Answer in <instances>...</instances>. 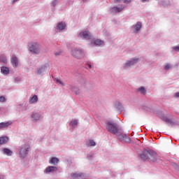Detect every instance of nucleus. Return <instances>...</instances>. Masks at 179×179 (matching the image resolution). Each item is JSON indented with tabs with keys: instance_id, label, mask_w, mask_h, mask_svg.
I'll return each mask as SVG.
<instances>
[{
	"instance_id": "1",
	"label": "nucleus",
	"mask_w": 179,
	"mask_h": 179,
	"mask_svg": "<svg viewBox=\"0 0 179 179\" xmlns=\"http://www.w3.org/2000/svg\"><path fill=\"white\" fill-rule=\"evenodd\" d=\"M139 156L142 160H151L154 163L159 160L157 153L152 150H148L145 149L141 154H139Z\"/></svg>"
},
{
	"instance_id": "2",
	"label": "nucleus",
	"mask_w": 179,
	"mask_h": 179,
	"mask_svg": "<svg viewBox=\"0 0 179 179\" xmlns=\"http://www.w3.org/2000/svg\"><path fill=\"white\" fill-rule=\"evenodd\" d=\"M105 127L108 132L113 134V135H117L118 134L119 127L118 124L111 120H106L105 122Z\"/></svg>"
},
{
	"instance_id": "3",
	"label": "nucleus",
	"mask_w": 179,
	"mask_h": 179,
	"mask_svg": "<svg viewBox=\"0 0 179 179\" xmlns=\"http://www.w3.org/2000/svg\"><path fill=\"white\" fill-rule=\"evenodd\" d=\"M28 50L33 54H41L43 52V45L38 42H30L28 43Z\"/></svg>"
},
{
	"instance_id": "4",
	"label": "nucleus",
	"mask_w": 179,
	"mask_h": 179,
	"mask_svg": "<svg viewBox=\"0 0 179 179\" xmlns=\"http://www.w3.org/2000/svg\"><path fill=\"white\" fill-rule=\"evenodd\" d=\"M30 145L29 143H24L21 145L19 148V156L21 159H24L29 155L30 152Z\"/></svg>"
},
{
	"instance_id": "5",
	"label": "nucleus",
	"mask_w": 179,
	"mask_h": 179,
	"mask_svg": "<svg viewBox=\"0 0 179 179\" xmlns=\"http://www.w3.org/2000/svg\"><path fill=\"white\" fill-rule=\"evenodd\" d=\"M141 61V58L139 57H135L129 60H127L124 64L123 68L124 69H128V68H131L133 65L138 64Z\"/></svg>"
},
{
	"instance_id": "6",
	"label": "nucleus",
	"mask_w": 179,
	"mask_h": 179,
	"mask_svg": "<svg viewBox=\"0 0 179 179\" xmlns=\"http://www.w3.org/2000/svg\"><path fill=\"white\" fill-rule=\"evenodd\" d=\"M71 55L74 57V58H77V59H81V58L85 57V52L81 48H75L71 50Z\"/></svg>"
},
{
	"instance_id": "7",
	"label": "nucleus",
	"mask_w": 179,
	"mask_h": 179,
	"mask_svg": "<svg viewBox=\"0 0 179 179\" xmlns=\"http://www.w3.org/2000/svg\"><path fill=\"white\" fill-rule=\"evenodd\" d=\"M48 71V64L42 65L35 69V75L38 76H44L45 73Z\"/></svg>"
},
{
	"instance_id": "8",
	"label": "nucleus",
	"mask_w": 179,
	"mask_h": 179,
	"mask_svg": "<svg viewBox=\"0 0 179 179\" xmlns=\"http://www.w3.org/2000/svg\"><path fill=\"white\" fill-rule=\"evenodd\" d=\"M124 8L125 6H124L123 4L117 6H113L109 9L108 13H110V15H115L117 13L122 12V10H124Z\"/></svg>"
},
{
	"instance_id": "9",
	"label": "nucleus",
	"mask_w": 179,
	"mask_h": 179,
	"mask_svg": "<svg viewBox=\"0 0 179 179\" xmlns=\"http://www.w3.org/2000/svg\"><path fill=\"white\" fill-rule=\"evenodd\" d=\"M78 37L83 40H93L94 36L89 31H83L78 34Z\"/></svg>"
},
{
	"instance_id": "10",
	"label": "nucleus",
	"mask_w": 179,
	"mask_h": 179,
	"mask_svg": "<svg viewBox=\"0 0 179 179\" xmlns=\"http://www.w3.org/2000/svg\"><path fill=\"white\" fill-rule=\"evenodd\" d=\"M118 139H120V142L122 143H129L131 142V138L129 137V135L125 134L124 133H121L118 136Z\"/></svg>"
},
{
	"instance_id": "11",
	"label": "nucleus",
	"mask_w": 179,
	"mask_h": 179,
	"mask_svg": "<svg viewBox=\"0 0 179 179\" xmlns=\"http://www.w3.org/2000/svg\"><path fill=\"white\" fill-rule=\"evenodd\" d=\"M58 171H59V169H58V167L55 166H49L45 168L43 173L45 174H51L54 173H58Z\"/></svg>"
},
{
	"instance_id": "12",
	"label": "nucleus",
	"mask_w": 179,
	"mask_h": 179,
	"mask_svg": "<svg viewBox=\"0 0 179 179\" xmlns=\"http://www.w3.org/2000/svg\"><path fill=\"white\" fill-rule=\"evenodd\" d=\"M31 118L33 122H37L38 121H40L41 118H43V115H41V113L38 112H32L31 114Z\"/></svg>"
},
{
	"instance_id": "13",
	"label": "nucleus",
	"mask_w": 179,
	"mask_h": 179,
	"mask_svg": "<svg viewBox=\"0 0 179 179\" xmlns=\"http://www.w3.org/2000/svg\"><path fill=\"white\" fill-rule=\"evenodd\" d=\"M133 27V33L138 34L139 31H141V29H142V22H137L136 24L132 26Z\"/></svg>"
},
{
	"instance_id": "14",
	"label": "nucleus",
	"mask_w": 179,
	"mask_h": 179,
	"mask_svg": "<svg viewBox=\"0 0 179 179\" xmlns=\"http://www.w3.org/2000/svg\"><path fill=\"white\" fill-rule=\"evenodd\" d=\"M11 64L13 66V68H17L19 65V59H17V57L13 55L11 57Z\"/></svg>"
},
{
	"instance_id": "15",
	"label": "nucleus",
	"mask_w": 179,
	"mask_h": 179,
	"mask_svg": "<svg viewBox=\"0 0 179 179\" xmlns=\"http://www.w3.org/2000/svg\"><path fill=\"white\" fill-rule=\"evenodd\" d=\"M0 152L3 155H6V156H12L13 155V152L8 148H1Z\"/></svg>"
},
{
	"instance_id": "16",
	"label": "nucleus",
	"mask_w": 179,
	"mask_h": 179,
	"mask_svg": "<svg viewBox=\"0 0 179 179\" xmlns=\"http://www.w3.org/2000/svg\"><path fill=\"white\" fill-rule=\"evenodd\" d=\"M115 108L118 111H123L124 107L122 106V103L120 101H116L114 105Z\"/></svg>"
},
{
	"instance_id": "17",
	"label": "nucleus",
	"mask_w": 179,
	"mask_h": 179,
	"mask_svg": "<svg viewBox=\"0 0 179 179\" xmlns=\"http://www.w3.org/2000/svg\"><path fill=\"white\" fill-rule=\"evenodd\" d=\"M9 125H12V121L3 122L0 123V129H3V128H8Z\"/></svg>"
},
{
	"instance_id": "18",
	"label": "nucleus",
	"mask_w": 179,
	"mask_h": 179,
	"mask_svg": "<svg viewBox=\"0 0 179 179\" xmlns=\"http://www.w3.org/2000/svg\"><path fill=\"white\" fill-rule=\"evenodd\" d=\"M50 164H53V166H57L59 163V159L55 157H52L50 160H49Z\"/></svg>"
},
{
	"instance_id": "19",
	"label": "nucleus",
	"mask_w": 179,
	"mask_h": 179,
	"mask_svg": "<svg viewBox=\"0 0 179 179\" xmlns=\"http://www.w3.org/2000/svg\"><path fill=\"white\" fill-rule=\"evenodd\" d=\"M79 124L78 120H73L70 122L69 125L72 129H75L76 127Z\"/></svg>"
},
{
	"instance_id": "20",
	"label": "nucleus",
	"mask_w": 179,
	"mask_h": 179,
	"mask_svg": "<svg viewBox=\"0 0 179 179\" xmlns=\"http://www.w3.org/2000/svg\"><path fill=\"white\" fill-rule=\"evenodd\" d=\"M1 72L2 73V75H9V68L6 67V66H1Z\"/></svg>"
},
{
	"instance_id": "21",
	"label": "nucleus",
	"mask_w": 179,
	"mask_h": 179,
	"mask_svg": "<svg viewBox=\"0 0 179 179\" xmlns=\"http://www.w3.org/2000/svg\"><path fill=\"white\" fill-rule=\"evenodd\" d=\"M37 101H38V97L37 95H34L29 100V104H34V103H37Z\"/></svg>"
},
{
	"instance_id": "22",
	"label": "nucleus",
	"mask_w": 179,
	"mask_h": 179,
	"mask_svg": "<svg viewBox=\"0 0 179 179\" xmlns=\"http://www.w3.org/2000/svg\"><path fill=\"white\" fill-rule=\"evenodd\" d=\"M162 121H165V122H167L168 124H170L171 125H176V122L171 120V119L168 118L167 117H162Z\"/></svg>"
},
{
	"instance_id": "23",
	"label": "nucleus",
	"mask_w": 179,
	"mask_h": 179,
	"mask_svg": "<svg viewBox=\"0 0 179 179\" xmlns=\"http://www.w3.org/2000/svg\"><path fill=\"white\" fill-rule=\"evenodd\" d=\"M66 27V25L65 24V22H59L57 25V30H64Z\"/></svg>"
},
{
	"instance_id": "24",
	"label": "nucleus",
	"mask_w": 179,
	"mask_h": 179,
	"mask_svg": "<svg viewBox=\"0 0 179 179\" xmlns=\"http://www.w3.org/2000/svg\"><path fill=\"white\" fill-rule=\"evenodd\" d=\"M0 64H8V58L5 55H0Z\"/></svg>"
},
{
	"instance_id": "25",
	"label": "nucleus",
	"mask_w": 179,
	"mask_h": 179,
	"mask_svg": "<svg viewBox=\"0 0 179 179\" xmlns=\"http://www.w3.org/2000/svg\"><path fill=\"white\" fill-rule=\"evenodd\" d=\"M94 45H98L99 47L104 45V41L100 39H96L95 41H94Z\"/></svg>"
},
{
	"instance_id": "26",
	"label": "nucleus",
	"mask_w": 179,
	"mask_h": 179,
	"mask_svg": "<svg viewBox=\"0 0 179 179\" xmlns=\"http://www.w3.org/2000/svg\"><path fill=\"white\" fill-rule=\"evenodd\" d=\"M9 138L6 136L0 137V145H3V143H6Z\"/></svg>"
},
{
	"instance_id": "27",
	"label": "nucleus",
	"mask_w": 179,
	"mask_h": 179,
	"mask_svg": "<svg viewBox=\"0 0 179 179\" xmlns=\"http://www.w3.org/2000/svg\"><path fill=\"white\" fill-rule=\"evenodd\" d=\"M55 83H57V85H61V86H65V83H64L63 82L61 81V78H56L54 79Z\"/></svg>"
},
{
	"instance_id": "28",
	"label": "nucleus",
	"mask_w": 179,
	"mask_h": 179,
	"mask_svg": "<svg viewBox=\"0 0 179 179\" xmlns=\"http://www.w3.org/2000/svg\"><path fill=\"white\" fill-rule=\"evenodd\" d=\"M173 69V64H166L164 67V71H170V69Z\"/></svg>"
},
{
	"instance_id": "29",
	"label": "nucleus",
	"mask_w": 179,
	"mask_h": 179,
	"mask_svg": "<svg viewBox=\"0 0 179 179\" xmlns=\"http://www.w3.org/2000/svg\"><path fill=\"white\" fill-rule=\"evenodd\" d=\"M58 3H59V0H53L50 3V6L55 8Z\"/></svg>"
},
{
	"instance_id": "30",
	"label": "nucleus",
	"mask_w": 179,
	"mask_h": 179,
	"mask_svg": "<svg viewBox=\"0 0 179 179\" xmlns=\"http://www.w3.org/2000/svg\"><path fill=\"white\" fill-rule=\"evenodd\" d=\"M138 92H140L141 94H146V89H145V87H141L138 88Z\"/></svg>"
},
{
	"instance_id": "31",
	"label": "nucleus",
	"mask_w": 179,
	"mask_h": 179,
	"mask_svg": "<svg viewBox=\"0 0 179 179\" xmlns=\"http://www.w3.org/2000/svg\"><path fill=\"white\" fill-rule=\"evenodd\" d=\"M162 5H163V6H169V5H170V1L169 0H162Z\"/></svg>"
},
{
	"instance_id": "32",
	"label": "nucleus",
	"mask_w": 179,
	"mask_h": 179,
	"mask_svg": "<svg viewBox=\"0 0 179 179\" xmlns=\"http://www.w3.org/2000/svg\"><path fill=\"white\" fill-rule=\"evenodd\" d=\"M71 91L75 92L76 94H79V88L76 87H71Z\"/></svg>"
},
{
	"instance_id": "33",
	"label": "nucleus",
	"mask_w": 179,
	"mask_h": 179,
	"mask_svg": "<svg viewBox=\"0 0 179 179\" xmlns=\"http://www.w3.org/2000/svg\"><path fill=\"white\" fill-rule=\"evenodd\" d=\"M115 2H123L124 3H129L131 2V0H115Z\"/></svg>"
},
{
	"instance_id": "34",
	"label": "nucleus",
	"mask_w": 179,
	"mask_h": 179,
	"mask_svg": "<svg viewBox=\"0 0 179 179\" xmlns=\"http://www.w3.org/2000/svg\"><path fill=\"white\" fill-rule=\"evenodd\" d=\"M89 146H96V142L93 140H90L88 143Z\"/></svg>"
},
{
	"instance_id": "35",
	"label": "nucleus",
	"mask_w": 179,
	"mask_h": 179,
	"mask_svg": "<svg viewBox=\"0 0 179 179\" xmlns=\"http://www.w3.org/2000/svg\"><path fill=\"white\" fill-rule=\"evenodd\" d=\"M172 166L176 169V170H179V164L177 163H172Z\"/></svg>"
},
{
	"instance_id": "36",
	"label": "nucleus",
	"mask_w": 179,
	"mask_h": 179,
	"mask_svg": "<svg viewBox=\"0 0 179 179\" xmlns=\"http://www.w3.org/2000/svg\"><path fill=\"white\" fill-rule=\"evenodd\" d=\"M85 68H86V69H93V66H92L90 64H87L85 65Z\"/></svg>"
},
{
	"instance_id": "37",
	"label": "nucleus",
	"mask_w": 179,
	"mask_h": 179,
	"mask_svg": "<svg viewBox=\"0 0 179 179\" xmlns=\"http://www.w3.org/2000/svg\"><path fill=\"white\" fill-rule=\"evenodd\" d=\"M55 57H59V55H62V51L55 52Z\"/></svg>"
},
{
	"instance_id": "38",
	"label": "nucleus",
	"mask_w": 179,
	"mask_h": 179,
	"mask_svg": "<svg viewBox=\"0 0 179 179\" xmlns=\"http://www.w3.org/2000/svg\"><path fill=\"white\" fill-rule=\"evenodd\" d=\"M5 100H6L5 96H0V103L5 102Z\"/></svg>"
},
{
	"instance_id": "39",
	"label": "nucleus",
	"mask_w": 179,
	"mask_h": 179,
	"mask_svg": "<svg viewBox=\"0 0 179 179\" xmlns=\"http://www.w3.org/2000/svg\"><path fill=\"white\" fill-rule=\"evenodd\" d=\"M87 157V159H88L89 160H90V159H92V157H93V155H88Z\"/></svg>"
},
{
	"instance_id": "40",
	"label": "nucleus",
	"mask_w": 179,
	"mask_h": 179,
	"mask_svg": "<svg viewBox=\"0 0 179 179\" xmlns=\"http://www.w3.org/2000/svg\"><path fill=\"white\" fill-rule=\"evenodd\" d=\"M175 97H179V92L175 93Z\"/></svg>"
},
{
	"instance_id": "41",
	"label": "nucleus",
	"mask_w": 179,
	"mask_h": 179,
	"mask_svg": "<svg viewBox=\"0 0 179 179\" xmlns=\"http://www.w3.org/2000/svg\"><path fill=\"white\" fill-rule=\"evenodd\" d=\"M15 83L19 82V78H15Z\"/></svg>"
},
{
	"instance_id": "42",
	"label": "nucleus",
	"mask_w": 179,
	"mask_h": 179,
	"mask_svg": "<svg viewBox=\"0 0 179 179\" xmlns=\"http://www.w3.org/2000/svg\"><path fill=\"white\" fill-rule=\"evenodd\" d=\"M141 2H143V3H145V2H146V1H148V0H141Z\"/></svg>"
},
{
	"instance_id": "43",
	"label": "nucleus",
	"mask_w": 179,
	"mask_h": 179,
	"mask_svg": "<svg viewBox=\"0 0 179 179\" xmlns=\"http://www.w3.org/2000/svg\"><path fill=\"white\" fill-rule=\"evenodd\" d=\"M71 164H72V161L70 160V161L69 162V165H71Z\"/></svg>"
},
{
	"instance_id": "44",
	"label": "nucleus",
	"mask_w": 179,
	"mask_h": 179,
	"mask_svg": "<svg viewBox=\"0 0 179 179\" xmlns=\"http://www.w3.org/2000/svg\"><path fill=\"white\" fill-rule=\"evenodd\" d=\"M17 1H19V0H13V3H15V2H17Z\"/></svg>"
},
{
	"instance_id": "45",
	"label": "nucleus",
	"mask_w": 179,
	"mask_h": 179,
	"mask_svg": "<svg viewBox=\"0 0 179 179\" xmlns=\"http://www.w3.org/2000/svg\"><path fill=\"white\" fill-rule=\"evenodd\" d=\"M83 2H87V0H82Z\"/></svg>"
},
{
	"instance_id": "46",
	"label": "nucleus",
	"mask_w": 179,
	"mask_h": 179,
	"mask_svg": "<svg viewBox=\"0 0 179 179\" xmlns=\"http://www.w3.org/2000/svg\"><path fill=\"white\" fill-rule=\"evenodd\" d=\"M2 177H3V176L0 177V179H1V178H2Z\"/></svg>"
}]
</instances>
